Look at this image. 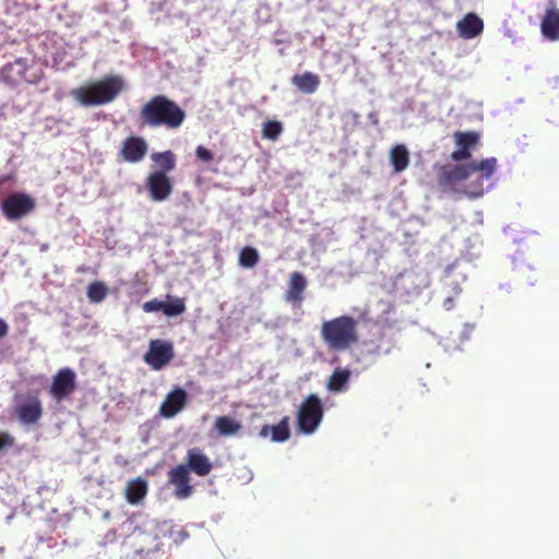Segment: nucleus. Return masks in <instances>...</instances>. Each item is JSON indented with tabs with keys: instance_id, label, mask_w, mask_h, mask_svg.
<instances>
[{
	"instance_id": "obj_10",
	"label": "nucleus",
	"mask_w": 559,
	"mask_h": 559,
	"mask_svg": "<svg viewBox=\"0 0 559 559\" xmlns=\"http://www.w3.org/2000/svg\"><path fill=\"white\" fill-rule=\"evenodd\" d=\"M14 414L23 425H35L43 416V405L38 394L28 395L23 403L16 404Z\"/></svg>"
},
{
	"instance_id": "obj_32",
	"label": "nucleus",
	"mask_w": 559,
	"mask_h": 559,
	"mask_svg": "<svg viewBox=\"0 0 559 559\" xmlns=\"http://www.w3.org/2000/svg\"><path fill=\"white\" fill-rule=\"evenodd\" d=\"M15 443V439L8 431H0V451L5 448H11Z\"/></svg>"
},
{
	"instance_id": "obj_24",
	"label": "nucleus",
	"mask_w": 559,
	"mask_h": 559,
	"mask_svg": "<svg viewBox=\"0 0 559 559\" xmlns=\"http://www.w3.org/2000/svg\"><path fill=\"white\" fill-rule=\"evenodd\" d=\"M390 162L395 174H400L408 167L409 153L404 144H396L391 148Z\"/></svg>"
},
{
	"instance_id": "obj_33",
	"label": "nucleus",
	"mask_w": 559,
	"mask_h": 559,
	"mask_svg": "<svg viewBox=\"0 0 559 559\" xmlns=\"http://www.w3.org/2000/svg\"><path fill=\"white\" fill-rule=\"evenodd\" d=\"M195 154L199 159L203 162H211L213 159V153L206 147L199 145L195 150Z\"/></svg>"
},
{
	"instance_id": "obj_26",
	"label": "nucleus",
	"mask_w": 559,
	"mask_h": 559,
	"mask_svg": "<svg viewBox=\"0 0 559 559\" xmlns=\"http://www.w3.org/2000/svg\"><path fill=\"white\" fill-rule=\"evenodd\" d=\"M87 298L92 304L102 302L108 295V287L104 282L94 281L87 286Z\"/></svg>"
},
{
	"instance_id": "obj_30",
	"label": "nucleus",
	"mask_w": 559,
	"mask_h": 559,
	"mask_svg": "<svg viewBox=\"0 0 559 559\" xmlns=\"http://www.w3.org/2000/svg\"><path fill=\"white\" fill-rule=\"evenodd\" d=\"M260 255L255 248L247 246L239 253V264L242 267L251 269L259 262Z\"/></svg>"
},
{
	"instance_id": "obj_1",
	"label": "nucleus",
	"mask_w": 559,
	"mask_h": 559,
	"mask_svg": "<svg viewBox=\"0 0 559 559\" xmlns=\"http://www.w3.org/2000/svg\"><path fill=\"white\" fill-rule=\"evenodd\" d=\"M496 169L497 158L495 157L466 165L443 166L438 175V185L442 191L457 192L456 186L468 181L464 192L469 198H479L485 192L484 180H489Z\"/></svg>"
},
{
	"instance_id": "obj_28",
	"label": "nucleus",
	"mask_w": 559,
	"mask_h": 559,
	"mask_svg": "<svg viewBox=\"0 0 559 559\" xmlns=\"http://www.w3.org/2000/svg\"><path fill=\"white\" fill-rule=\"evenodd\" d=\"M167 301L163 302V313L167 317H177L185 312V300L179 297L167 296Z\"/></svg>"
},
{
	"instance_id": "obj_34",
	"label": "nucleus",
	"mask_w": 559,
	"mask_h": 559,
	"mask_svg": "<svg viewBox=\"0 0 559 559\" xmlns=\"http://www.w3.org/2000/svg\"><path fill=\"white\" fill-rule=\"evenodd\" d=\"M8 324L0 318V338L4 337L8 334Z\"/></svg>"
},
{
	"instance_id": "obj_17",
	"label": "nucleus",
	"mask_w": 559,
	"mask_h": 559,
	"mask_svg": "<svg viewBox=\"0 0 559 559\" xmlns=\"http://www.w3.org/2000/svg\"><path fill=\"white\" fill-rule=\"evenodd\" d=\"M456 31L460 37L472 39L483 33L484 22L475 13H467L456 23Z\"/></svg>"
},
{
	"instance_id": "obj_12",
	"label": "nucleus",
	"mask_w": 559,
	"mask_h": 559,
	"mask_svg": "<svg viewBox=\"0 0 559 559\" xmlns=\"http://www.w3.org/2000/svg\"><path fill=\"white\" fill-rule=\"evenodd\" d=\"M457 150L451 153V158L455 162L469 159L472 156L471 150L475 148L479 143V134L475 131H456L453 134Z\"/></svg>"
},
{
	"instance_id": "obj_4",
	"label": "nucleus",
	"mask_w": 559,
	"mask_h": 559,
	"mask_svg": "<svg viewBox=\"0 0 559 559\" xmlns=\"http://www.w3.org/2000/svg\"><path fill=\"white\" fill-rule=\"evenodd\" d=\"M123 80L118 75H106L102 80L71 91L70 95L84 107L109 104L122 92Z\"/></svg>"
},
{
	"instance_id": "obj_7",
	"label": "nucleus",
	"mask_w": 559,
	"mask_h": 559,
	"mask_svg": "<svg viewBox=\"0 0 559 559\" xmlns=\"http://www.w3.org/2000/svg\"><path fill=\"white\" fill-rule=\"evenodd\" d=\"M174 346L163 340H151L144 361L154 370H160L174 359Z\"/></svg>"
},
{
	"instance_id": "obj_15",
	"label": "nucleus",
	"mask_w": 559,
	"mask_h": 559,
	"mask_svg": "<svg viewBox=\"0 0 559 559\" xmlns=\"http://www.w3.org/2000/svg\"><path fill=\"white\" fill-rule=\"evenodd\" d=\"M186 462L185 465L188 466V471L193 472L200 477L207 476L213 469L210 457L200 448L189 449L187 451Z\"/></svg>"
},
{
	"instance_id": "obj_25",
	"label": "nucleus",
	"mask_w": 559,
	"mask_h": 559,
	"mask_svg": "<svg viewBox=\"0 0 559 559\" xmlns=\"http://www.w3.org/2000/svg\"><path fill=\"white\" fill-rule=\"evenodd\" d=\"M214 428L219 436H234L240 431L241 425L229 416H218L215 419Z\"/></svg>"
},
{
	"instance_id": "obj_16",
	"label": "nucleus",
	"mask_w": 559,
	"mask_h": 559,
	"mask_svg": "<svg viewBox=\"0 0 559 559\" xmlns=\"http://www.w3.org/2000/svg\"><path fill=\"white\" fill-rule=\"evenodd\" d=\"M307 280L302 273L293 272L289 276L288 288L284 296L285 301L296 308H300L305 299L304 293L307 288Z\"/></svg>"
},
{
	"instance_id": "obj_5",
	"label": "nucleus",
	"mask_w": 559,
	"mask_h": 559,
	"mask_svg": "<svg viewBox=\"0 0 559 559\" xmlns=\"http://www.w3.org/2000/svg\"><path fill=\"white\" fill-rule=\"evenodd\" d=\"M323 419V405L316 394H310L301 402L297 412L298 428L302 433H313Z\"/></svg>"
},
{
	"instance_id": "obj_18",
	"label": "nucleus",
	"mask_w": 559,
	"mask_h": 559,
	"mask_svg": "<svg viewBox=\"0 0 559 559\" xmlns=\"http://www.w3.org/2000/svg\"><path fill=\"white\" fill-rule=\"evenodd\" d=\"M27 61L24 58H17L13 62L5 66L1 73L3 76L8 78L10 81H25L27 83H37L39 81V76L34 75L33 78L27 76Z\"/></svg>"
},
{
	"instance_id": "obj_13",
	"label": "nucleus",
	"mask_w": 559,
	"mask_h": 559,
	"mask_svg": "<svg viewBox=\"0 0 559 559\" xmlns=\"http://www.w3.org/2000/svg\"><path fill=\"white\" fill-rule=\"evenodd\" d=\"M147 153V143L141 136H128L121 146L120 155L127 163H139Z\"/></svg>"
},
{
	"instance_id": "obj_31",
	"label": "nucleus",
	"mask_w": 559,
	"mask_h": 559,
	"mask_svg": "<svg viewBox=\"0 0 559 559\" xmlns=\"http://www.w3.org/2000/svg\"><path fill=\"white\" fill-rule=\"evenodd\" d=\"M163 302L158 299H152L150 301H146L143 304V310L145 312H155V311H162L163 312Z\"/></svg>"
},
{
	"instance_id": "obj_19",
	"label": "nucleus",
	"mask_w": 559,
	"mask_h": 559,
	"mask_svg": "<svg viewBox=\"0 0 559 559\" xmlns=\"http://www.w3.org/2000/svg\"><path fill=\"white\" fill-rule=\"evenodd\" d=\"M543 36L551 41L559 40V10L556 8H547L540 23Z\"/></svg>"
},
{
	"instance_id": "obj_14",
	"label": "nucleus",
	"mask_w": 559,
	"mask_h": 559,
	"mask_svg": "<svg viewBox=\"0 0 559 559\" xmlns=\"http://www.w3.org/2000/svg\"><path fill=\"white\" fill-rule=\"evenodd\" d=\"M187 400L188 393L182 388H175L160 404L159 414L165 418L176 416L185 407Z\"/></svg>"
},
{
	"instance_id": "obj_11",
	"label": "nucleus",
	"mask_w": 559,
	"mask_h": 559,
	"mask_svg": "<svg viewBox=\"0 0 559 559\" xmlns=\"http://www.w3.org/2000/svg\"><path fill=\"white\" fill-rule=\"evenodd\" d=\"M190 472L185 464H178L168 472V483L175 487V496L178 499H187L193 492L190 485Z\"/></svg>"
},
{
	"instance_id": "obj_8",
	"label": "nucleus",
	"mask_w": 559,
	"mask_h": 559,
	"mask_svg": "<svg viewBox=\"0 0 559 559\" xmlns=\"http://www.w3.org/2000/svg\"><path fill=\"white\" fill-rule=\"evenodd\" d=\"M76 390V373L69 367L61 368L52 377L49 394L61 402Z\"/></svg>"
},
{
	"instance_id": "obj_27",
	"label": "nucleus",
	"mask_w": 559,
	"mask_h": 559,
	"mask_svg": "<svg viewBox=\"0 0 559 559\" xmlns=\"http://www.w3.org/2000/svg\"><path fill=\"white\" fill-rule=\"evenodd\" d=\"M152 159L159 166L158 171H164L166 175L176 167V158L171 151L155 153L152 155Z\"/></svg>"
},
{
	"instance_id": "obj_2",
	"label": "nucleus",
	"mask_w": 559,
	"mask_h": 559,
	"mask_svg": "<svg viewBox=\"0 0 559 559\" xmlns=\"http://www.w3.org/2000/svg\"><path fill=\"white\" fill-rule=\"evenodd\" d=\"M186 119V111L165 95L151 97L140 109L141 128L164 127L169 130L180 128Z\"/></svg>"
},
{
	"instance_id": "obj_20",
	"label": "nucleus",
	"mask_w": 559,
	"mask_h": 559,
	"mask_svg": "<svg viewBox=\"0 0 559 559\" xmlns=\"http://www.w3.org/2000/svg\"><path fill=\"white\" fill-rule=\"evenodd\" d=\"M270 433L272 435L271 438H272V441H274V442L286 441L290 436L289 417L288 416L283 417L281 419V421L274 426H270V425L262 426L259 435L262 438H266Z\"/></svg>"
},
{
	"instance_id": "obj_6",
	"label": "nucleus",
	"mask_w": 559,
	"mask_h": 559,
	"mask_svg": "<svg viewBox=\"0 0 559 559\" xmlns=\"http://www.w3.org/2000/svg\"><path fill=\"white\" fill-rule=\"evenodd\" d=\"M35 207V199L21 192L10 193L0 203L1 213L8 221H19L34 212Z\"/></svg>"
},
{
	"instance_id": "obj_23",
	"label": "nucleus",
	"mask_w": 559,
	"mask_h": 559,
	"mask_svg": "<svg viewBox=\"0 0 559 559\" xmlns=\"http://www.w3.org/2000/svg\"><path fill=\"white\" fill-rule=\"evenodd\" d=\"M147 493V481L138 477L130 480L126 487V499L131 504H138Z\"/></svg>"
},
{
	"instance_id": "obj_9",
	"label": "nucleus",
	"mask_w": 559,
	"mask_h": 559,
	"mask_svg": "<svg viewBox=\"0 0 559 559\" xmlns=\"http://www.w3.org/2000/svg\"><path fill=\"white\" fill-rule=\"evenodd\" d=\"M145 187L150 198L155 202H163L169 198L174 186L170 177L164 171H152L146 177Z\"/></svg>"
},
{
	"instance_id": "obj_29",
	"label": "nucleus",
	"mask_w": 559,
	"mask_h": 559,
	"mask_svg": "<svg viewBox=\"0 0 559 559\" xmlns=\"http://www.w3.org/2000/svg\"><path fill=\"white\" fill-rule=\"evenodd\" d=\"M284 130L278 120H266L262 126V136L270 141H276Z\"/></svg>"
},
{
	"instance_id": "obj_3",
	"label": "nucleus",
	"mask_w": 559,
	"mask_h": 559,
	"mask_svg": "<svg viewBox=\"0 0 559 559\" xmlns=\"http://www.w3.org/2000/svg\"><path fill=\"white\" fill-rule=\"evenodd\" d=\"M320 335L330 350L344 352L359 340L358 321L347 314L333 318L322 323Z\"/></svg>"
},
{
	"instance_id": "obj_21",
	"label": "nucleus",
	"mask_w": 559,
	"mask_h": 559,
	"mask_svg": "<svg viewBox=\"0 0 559 559\" xmlns=\"http://www.w3.org/2000/svg\"><path fill=\"white\" fill-rule=\"evenodd\" d=\"M320 83V76L309 71L302 74H295L292 78V84L304 94H313Z\"/></svg>"
},
{
	"instance_id": "obj_22",
	"label": "nucleus",
	"mask_w": 559,
	"mask_h": 559,
	"mask_svg": "<svg viewBox=\"0 0 559 559\" xmlns=\"http://www.w3.org/2000/svg\"><path fill=\"white\" fill-rule=\"evenodd\" d=\"M350 376L352 371L348 368H335L328 379L326 389L333 393L346 391Z\"/></svg>"
}]
</instances>
